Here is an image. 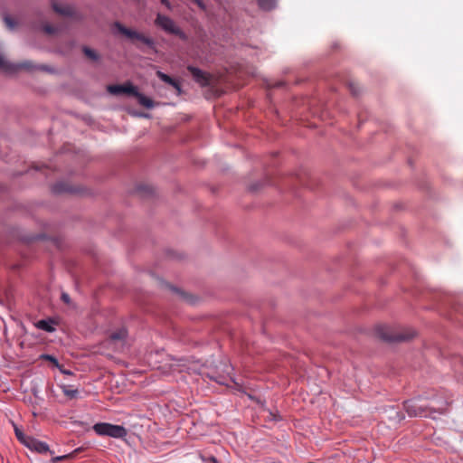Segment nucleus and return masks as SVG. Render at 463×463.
<instances>
[{
  "mask_svg": "<svg viewBox=\"0 0 463 463\" xmlns=\"http://www.w3.org/2000/svg\"><path fill=\"white\" fill-rule=\"evenodd\" d=\"M376 335L385 342H404L414 337L415 332L412 329H394L386 326L376 327Z\"/></svg>",
  "mask_w": 463,
  "mask_h": 463,
  "instance_id": "f257e3e1",
  "label": "nucleus"
},
{
  "mask_svg": "<svg viewBox=\"0 0 463 463\" xmlns=\"http://www.w3.org/2000/svg\"><path fill=\"white\" fill-rule=\"evenodd\" d=\"M419 399H412L404 402V409L406 412L411 417H429L433 411L444 413L447 410L448 402H444L440 406H423L419 404Z\"/></svg>",
  "mask_w": 463,
  "mask_h": 463,
  "instance_id": "f03ea898",
  "label": "nucleus"
},
{
  "mask_svg": "<svg viewBox=\"0 0 463 463\" xmlns=\"http://www.w3.org/2000/svg\"><path fill=\"white\" fill-rule=\"evenodd\" d=\"M155 24L166 33L176 35L184 41L187 40V35L177 26L175 22L167 15L157 14L155 19Z\"/></svg>",
  "mask_w": 463,
  "mask_h": 463,
  "instance_id": "7ed1b4c3",
  "label": "nucleus"
},
{
  "mask_svg": "<svg viewBox=\"0 0 463 463\" xmlns=\"http://www.w3.org/2000/svg\"><path fill=\"white\" fill-rule=\"evenodd\" d=\"M117 31L127 38L134 41H138L149 48L155 50V42L152 38L146 36L144 33L137 32L135 30L127 28L119 22H115L112 25Z\"/></svg>",
  "mask_w": 463,
  "mask_h": 463,
  "instance_id": "20e7f679",
  "label": "nucleus"
},
{
  "mask_svg": "<svg viewBox=\"0 0 463 463\" xmlns=\"http://www.w3.org/2000/svg\"><path fill=\"white\" fill-rule=\"evenodd\" d=\"M93 430L99 436H109L116 439H123L127 436V430L120 425H114L107 422L96 423Z\"/></svg>",
  "mask_w": 463,
  "mask_h": 463,
  "instance_id": "39448f33",
  "label": "nucleus"
},
{
  "mask_svg": "<svg viewBox=\"0 0 463 463\" xmlns=\"http://www.w3.org/2000/svg\"><path fill=\"white\" fill-rule=\"evenodd\" d=\"M188 71L191 73L194 81H196L202 87H207L211 84L213 76L194 66L189 65L187 67Z\"/></svg>",
  "mask_w": 463,
  "mask_h": 463,
  "instance_id": "423d86ee",
  "label": "nucleus"
},
{
  "mask_svg": "<svg viewBox=\"0 0 463 463\" xmlns=\"http://www.w3.org/2000/svg\"><path fill=\"white\" fill-rule=\"evenodd\" d=\"M34 67L33 66L31 61H24L19 64H13L6 61L5 57L0 53V70L5 72H12L19 69H24L31 71Z\"/></svg>",
  "mask_w": 463,
  "mask_h": 463,
  "instance_id": "0eeeda50",
  "label": "nucleus"
},
{
  "mask_svg": "<svg viewBox=\"0 0 463 463\" xmlns=\"http://www.w3.org/2000/svg\"><path fill=\"white\" fill-rule=\"evenodd\" d=\"M107 90L112 95L128 94L134 96V94H137V88L133 86L130 82L125 83L123 85H109Z\"/></svg>",
  "mask_w": 463,
  "mask_h": 463,
  "instance_id": "6e6552de",
  "label": "nucleus"
},
{
  "mask_svg": "<svg viewBox=\"0 0 463 463\" xmlns=\"http://www.w3.org/2000/svg\"><path fill=\"white\" fill-rule=\"evenodd\" d=\"M25 446L31 450L36 451L38 453H46L49 451V446L47 443L38 440L33 437L28 439Z\"/></svg>",
  "mask_w": 463,
  "mask_h": 463,
  "instance_id": "1a4fd4ad",
  "label": "nucleus"
},
{
  "mask_svg": "<svg viewBox=\"0 0 463 463\" xmlns=\"http://www.w3.org/2000/svg\"><path fill=\"white\" fill-rule=\"evenodd\" d=\"M52 7L55 13L62 16L73 17L76 14L74 7L70 5H61L52 1Z\"/></svg>",
  "mask_w": 463,
  "mask_h": 463,
  "instance_id": "9d476101",
  "label": "nucleus"
},
{
  "mask_svg": "<svg viewBox=\"0 0 463 463\" xmlns=\"http://www.w3.org/2000/svg\"><path fill=\"white\" fill-rule=\"evenodd\" d=\"M156 76L164 82L173 86L174 88H175L176 90H180V85L179 83L174 80L173 78H171L170 76H168L167 74L160 71H156Z\"/></svg>",
  "mask_w": 463,
  "mask_h": 463,
  "instance_id": "9b49d317",
  "label": "nucleus"
},
{
  "mask_svg": "<svg viewBox=\"0 0 463 463\" xmlns=\"http://www.w3.org/2000/svg\"><path fill=\"white\" fill-rule=\"evenodd\" d=\"M127 337V330L125 328H119L118 330L113 332L109 336V341L112 343H117L119 341L125 340Z\"/></svg>",
  "mask_w": 463,
  "mask_h": 463,
  "instance_id": "f8f14e48",
  "label": "nucleus"
},
{
  "mask_svg": "<svg viewBox=\"0 0 463 463\" xmlns=\"http://www.w3.org/2000/svg\"><path fill=\"white\" fill-rule=\"evenodd\" d=\"M134 96L137 99L140 105L145 108L151 109L154 106L153 100L143 94L137 91V94H134Z\"/></svg>",
  "mask_w": 463,
  "mask_h": 463,
  "instance_id": "ddd939ff",
  "label": "nucleus"
},
{
  "mask_svg": "<svg viewBox=\"0 0 463 463\" xmlns=\"http://www.w3.org/2000/svg\"><path fill=\"white\" fill-rule=\"evenodd\" d=\"M52 190L54 193L60 194V193H72L73 190L71 185L65 184V183H57L53 185Z\"/></svg>",
  "mask_w": 463,
  "mask_h": 463,
  "instance_id": "4468645a",
  "label": "nucleus"
},
{
  "mask_svg": "<svg viewBox=\"0 0 463 463\" xmlns=\"http://www.w3.org/2000/svg\"><path fill=\"white\" fill-rule=\"evenodd\" d=\"M260 9L269 11L276 6V0H257Z\"/></svg>",
  "mask_w": 463,
  "mask_h": 463,
  "instance_id": "2eb2a0df",
  "label": "nucleus"
},
{
  "mask_svg": "<svg viewBox=\"0 0 463 463\" xmlns=\"http://www.w3.org/2000/svg\"><path fill=\"white\" fill-rule=\"evenodd\" d=\"M61 390H62V392L64 393V395H66L67 397H69L70 399H73V398H76L77 395H78V389H74L72 388L71 385H62L61 386Z\"/></svg>",
  "mask_w": 463,
  "mask_h": 463,
  "instance_id": "dca6fc26",
  "label": "nucleus"
},
{
  "mask_svg": "<svg viewBox=\"0 0 463 463\" xmlns=\"http://www.w3.org/2000/svg\"><path fill=\"white\" fill-rule=\"evenodd\" d=\"M14 433L17 438V439L23 443L24 446L27 443L28 439L31 438V436L25 435L22 430H20L18 427L14 426Z\"/></svg>",
  "mask_w": 463,
  "mask_h": 463,
  "instance_id": "f3484780",
  "label": "nucleus"
},
{
  "mask_svg": "<svg viewBox=\"0 0 463 463\" xmlns=\"http://www.w3.org/2000/svg\"><path fill=\"white\" fill-rule=\"evenodd\" d=\"M83 53L90 60L92 61H98L99 56V54L92 49L87 47V46H84L83 49Z\"/></svg>",
  "mask_w": 463,
  "mask_h": 463,
  "instance_id": "a211bd4d",
  "label": "nucleus"
},
{
  "mask_svg": "<svg viewBox=\"0 0 463 463\" xmlns=\"http://www.w3.org/2000/svg\"><path fill=\"white\" fill-rule=\"evenodd\" d=\"M78 451H79V449H75L71 453H69V454H66V455H63V456L55 457V458H52V461L53 462H59V461H61V460L72 458L77 454Z\"/></svg>",
  "mask_w": 463,
  "mask_h": 463,
  "instance_id": "6ab92c4d",
  "label": "nucleus"
},
{
  "mask_svg": "<svg viewBox=\"0 0 463 463\" xmlns=\"http://www.w3.org/2000/svg\"><path fill=\"white\" fill-rule=\"evenodd\" d=\"M38 327L47 332L53 331V327L45 320H40L38 322Z\"/></svg>",
  "mask_w": 463,
  "mask_h": 463,
  "instance_id": "aec40b11",
  "label": "nucleus"
},
{
  "mask_svg": "<svg viewBox=\"0 0 463 463\" xmlns=\"http://www.w3.org/2000/svg\"><path fill=\"white\" fill-rule=\"evenodd\" d=\"M4 22L9 29H14L16 26V22L9 15L4 17Z\"/></svg>",
  "mask_w": 463,
  "mask_h": 463,
  "instance_id": "412c9836",
  "label": "nucleus"
},
{
  "mask_svg": "<svg viewBox=\"0 0 463 463\" xmlns=\"http://www.w3.org/2000/svg\"><path fill=\"white\" fill-rule=\"evenodd\" d=\"M349 90L351 91V93L354 95V96H356L359 94L360 92V87L357 83H354V82H350L349 85Z\"/></svg>",
  "mask_w": 463,
  "mask_h": 463,
  "instance_id": "4be33fe9",
  "label": "nucleus"
},
{
  "mask_svg": "<svg viewBox=\"0 0 463 463\" xmlns=\"http://www.w3.org/2000/svg\"><path fill=\"white\" fill-rule=\"evenodd\" d=\"M43 31L47 33V34H53V33H56L58 29L53 26V25H51V24H45L43 26Z\"/></svg>",
  "mask_w": 463,
  "mask_h": 463,
  "instance_id": "5701e85b",
  "label": "nucleus"
},
{
  "mask_svg": "<svg viewBox=\"0 0 463 463\" xmlns=\"http://www.w3.org/2000/svg\"><path fill=\"white\" fill-rule=\"evenodd\" d=\"M43 358L44 360H47V361L52 362V363L53 364H55L56 366H58V365H59L57 359H56L55 357H53L52 355H50V354H43Z\"/></svg>",
  "mask_w": 463,
  "mask_h": 463,
  "instance_id": "b1692460",
  "label": "nucleus"
},
{
  "mask_svg": "<svg viewBox=\"0 0 463 463\" xmlns=\"http://www.w3.org/2000/svg\"><path fill=\"white\" fill-rule=\"evenodd\" d=\"M161 4L164 5L166 8L171 9V4L168 0H160Z\"/></svg>",
  "mask_w": 463,
  "mask_h": 463,
  "instance_id": "393cba45",
  "label": "nucleus"
},
{
  "mask_svg": "<svg viewBox=\"0 0 463 463\" xmlns=\"http://www.w3.org/2000/svg\"><path fill=\"white\" fill-rule=\"evenodd\" d=\"M61 299L65 302V303H69L70 302V297L68 294L66 293H62L61 295Z\"/></svg>",
  "mask_w": 463,
  "mask_h": 463,
  "instance_id": "a878e982",
  "label": "nucleus"
},
{
  "mask_svg": "<svg viewBox=\"0 0 463 463\" xmlns=\"http://www.w3.org/2000/svg\"><path fill=\"white\" fill-rule=\"evenodd\" d=\"M61 372H62L63 373H65V374H69V375H71V373L70 371L61 370Z\"/></svg>",
  "mask_w": 463,
  "mask_h": 463,
  "instance_id": "bb28decb",
  "label": "nucleus"
},
{
  "mask_svg": "<svg viewBox=\"0 0 463 463\" xmlns=\"http://www.w3.org/2000/svg\"><path fill=\"white\" fill-rule=\"evenodd\" d=\"M211 461H213V463H217V460L214 458H211Z\"/></svg>",
  "mask_w": 463,
  "mask_h": 463,
  "instance_id": "cd10ccee",
  "label": "nucleus"
}]
</instances>
